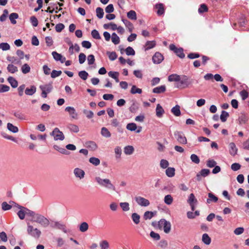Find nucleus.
Here are the masks:
<instances>
[{
    "label": "nucleus",
    "mask_w": 249,
    "mask_h": 249,
    "mask_svg": "<svg viewBox=\"0 0 249 249\" xmlns=\"http://www.w3.org/2000/svg\"><path fill=\"white\" fill-rule=\"evenodd\" d=\"M95 181L97 184L102 187H104L107 190L113 191H116L115 186L111 183V181L108 178H102L100 177H95Z\"/></svg>",
    "instance_id": "1"
},
{
    "label": "nucleus",
    "mask_w": 249,
    "mask_h": 249,
    "mask_svg": "<svg viewBox=\"0 0 249 249\" xmlns=\"http://www.w3.org/2000/svg\"><path fill=\"white\" fill-rule=\"evenodd\" d=\"M152 225L154 227H157L160 230L163 229L164 232L166 233H169L171 231V223L165 219H161L158 223L153 222Z\"/></svg>",
    "instance_id": "2"
},
{
    "label": "nucleus",
    "mask_w": 249,
    "mask_h": 249,
    "mask_svg": "<svg viewBox=\"0 0 249 249\" xmlns=\"http://www.w3.org/2000/svg\"><path fill=\"white\" fill-rule=\"evenodd\" d=\"M31 221L40 224L42 227L46 228L50 224L49 220L43 215L37 213L34 217V219H31Z\"/></svg>",
    "instance_id": "3"
},
{
    "label": "nucleus",
    "mask_w": 249,
    "mask_h": 249,
    "mask_svg": "<svg viewBox=\"0 0 249 249\" xmlns=\"http://www.w3.org/2000/svg\"><path fill=\"white\" fill-rule=\"evenodd\" d=\"M27 231L29 235L36 239L39 238L41 233L40 230L37 228L34 229L33 227L29 224H28Z\"/></svg>",
    "instance_id": "4"
},
{
    "label": "nucleus",
    "mask_w": 249,
    "mask_h": 249,
    "mask_svg": "<svg viewBox=\"0 0 249 249\" xmlns=\"http://www.w3.org/2000/svg\"><path fill=\"white\" fill-rule=\"evenodd\" d=\"M39 88L42 91L41 96L45 98L47 96V93H50L52 90L53 86L52 84L49 83L48 84L40 85Z\"/></svg>",
    "instance_id": "5"
},
{
    "label": "nucleus",
    "mask_w": 249,
    "mask_h": 249,
    "mask_svg": "<svg viewBox=\"0 0 249 249\" xmlns=\"http://www.w3.org/2000/svg\"><path fill=\"white\" fill-rule=\"evenodd\" d=\"M51 135L53 136V138L55 141H63L65 138V136L62 132L60 131L57 127L55 128L53 130V131L51 133Z\"/></svg>",
    "instance_id": "6"
},
{
    "label": "nucleus",
    "mask_w": 249,
    "mask_h": 249,
    "mask_svg": "<svg viewBox=\"0 0 249 249\" xmlns=\"http://www.w3.org/2000/svg\"><path fill=\"white\" fill-rule=\"evenodd\" d=\"M174 136L179 143L183 144L187 143V139L182 132L176 131L174 132Z\"/></svg>",
    "instance_id": "7"
},
{
    "label": "nucleus",
    "mask_w": 249,
    "mask_h": 249,
    "mask_svg": "<svg viewBox=\"0 0 249 249\" xmlns=\"http://www.w3.org/2000/svg\"><path fill=\"white\" fill-rule=\"evenodd\" d=\"M135 199L137 204L142 207H147L149 205V201L142 196H136Z\"/></svg>",
    "instance_id": "8"
},
{
    "label": "nucleus",
    "mask_w": 249,
    "mask_h": 249,
    "mask_svg": "<svg viewBox=\"0 0 249 249\" xmlns=\"http://www.w3.org/2000/svg\"><path fill=\"white\" fill-rule=\"evenodd\" d=\"M163 55L159 52H156L152 57V60L154 64H160L163 60Z\"/></svg>",
    "instance_id": "9"
},
{
    "label": "nucleus",
    "mask_w": 249,
    "mask_h": 249,
    "mask_svg": "<svg viewBox=\"0 0 249 249\" xmlns=\"http://www.w3.org/2000/svg\"><path fill=\"white\" fill-rule=\"evenodd\" d=\"M73 174L76 178H79L80 179L83 178L85 175L84 171L79 168L74 169Z\"/></svg>",
    "instance_id": "10"
},
{
    "label": "nucleus",
    "mask_w": 249,
    "mask_h": 249,
    "mask_svg": "<svg viewBox=\"0 0 249 249\" xmlns=\"http://www.w3.org/2000/svg\"><path fill=\"white\" fill-rule=\"evenodd\" d=\"M181 77V80H180V85H177V88L181 87L183 86V88L187 87L189 86L190 83L188 81V77L186 75H182Z\"/></svg>",
    "instance_id": "11"
},
{
    "label": "nucleus",
    "mask_w": 249,
    "mask_h": 249,
    "mask_svg": "<svg viewBox=\"0 0 249 249\" xmlns=\"http://www.w3.org/2000/svg\"><path fill=\"white\" fill-rule=\"evenodd\" d=\"M52 54L53 59L56 61H60L61 63H64L65 60V57H63L61 54L58 53L56 52L53 51L52 52Z\"/></svg>",
    "instance_id": "12"
},
{
    "label": "nucleus",
    "mask_w": 249,
    "mask_h": 249,
    "mask_svg": "<svg viewBox=\"0 0 249 249\" xmlns=\"http://www.w3.org/2000/svg\"><path fill=\"white\" fill-rule=\"evenodd\" d=\"M65 111L68 112L72 118H76L77 114L74 107H67L65 108Z\"/></svg>",
    "instance_id": "13"
},
{
    "label": "nucleus",
    "mask_w": 249,
    "mask_h": 249,
    "mask_svg": "<svg viewBox=\"0 0 249 249\" xmlns=\"http://www.w3.org/2000/svg\"><path fill=\"white\" fill-rule=\"evenodd\" d=\"M18 208L20 210L18 212L17 214L19 217V218L22 220L25 218V216L26 215L25 213V208L22 206L17 205Z\"/></svg>",
    "instance_id": "14"
},
{
    "label": "nucleus",
    "mask_w": 249,
    "mask_h": 249,
    "mask_svg": "<svg viewBox=\"0 0 249 249\" xmlns=\"http://www.w3.org/2000/svg\"><path fill=\"white\" fill-rule=\"evenodd\" d=\"M10 204H8L6 202H3L1 204V208L2 210L3 211H7L9 210L12 208V205L13 204H16L15 202L14 201H10L9 202Z\"/></svg>",
    "instance_id": "15"
},
{
    "label": "nucleus",
    "mask_w": 249,
    "mask_h": 249,
    "mask_svg": "<svg viewBox=\"0 0 249 249\" xmlns=\"http://www.w3.org/2000/svg\"><path fill=\"white\" fill-rule=\"evenodd\" d=\"M166 86L165 85L160 86L153 89V92L155 93H162L165 91Z\"/></svg>",
    "instance_id": "16"
},
{
    "label": "nucleus",
    "mask_w": 249,
    "mask_h": 249,
    "mask_svg": "<svg viewBox=\"0 0 249 249\" xmlns=\"http://www.w3.org/2000/svg\"><path fill=\"white\" fill-rule=\"evenodd\" d=\"M209 198L207 199V203L208 204L211 202H216L218 201V197L213 193H209L208 194Z\"/></svg>",
    "instance_id": "17"
},
{
    "label": "nucleus",
    "mask_w": 249,
    "mask_h": 249,
    "mask_svg": "<svg viewBox=\"0 0 249 249\" xmlns=\"http://www.w3.org/2000/svg\"><path fill=\"white\" fill-rule=\"evenodd\" d=\"M168 80L170 82H178L181 80V77L177 74H172L168 76Z\"/></svg>",
    "instance_id": "18"
},
{
    "label": "nucleus",
    "mask_w": 249,
    "mask_h": 249,
    "mask_svg": "<svg viewBox=\"0 0 249 249\" xmlns=\"http://www.w3.org/2000/svg\"><path fill=\"white\" fill-rule=\"evenodd\" d=\"M124 153L126 155H132L134 151V148L132 145H127L124 147Z\"/></svg>",
    "instance_id": "19"
},
{
    "label": "nucleus",
    "mask_w": 249,
    "mask_h": 249,
    "mask_svg": "<svg viewBox=\"0 0 249 249\" xmlns=\"http://www.w3.org/2000/svg\"><path fill=\"white\" fill-rule=\"evenodd\" d=\"M156 115L157 117L160 118L162 116L163 113H164V110L163 109L162 107L160 105L158 104L156 107Z\"/></svg>",
    "instance_id": "20"
},
{
    "label": "nucleus",
    "mask_w": 249,
    "mask_h": 249,
    "mask_svg": "<svg viewBox=\"0 0 249 249\" xmlns=\"http://www.w3.org/2000/svg\"><path fill=\"white\" fill-rule=\"evenodd\" d=\"M230 153L232 155L234 156L236 154L237 151V148L236 147V145L234 143L231 142L229 144Z\"/></svg>",
    "instance_id": "21"
},
{
    "label": "nucleus",
    "mask_w": 249,
    "mask_h": 249,
    "mask_svg": "<svg viewBox=\"0 0 249 249\" xmlns=\"http://www.w3.org/2000/svg\"><path fill=\"white\" fill-rule=\"evenodd\" d=\"M8 71L11 73H15L18 71V68L12 64H9L7 67Z\"/></svg>",
    "instance_id": "22"
},
{
    "label": "nucleus",
    "mask_w": 249,
    "mask_h": 249,
    "mask_svg": "<svg viewBox=\"0 0 249 249\" xmlns=\"http://www.w3.org/2000/svg\"><path fill=\"white\" fill-rule=\"evenodd\" d=\"M7 60L11 63V64H20L21 61L19 59H18L17 58L14 57V56H8L7 57Z\"/></svg>",
    "instance_id": "23"
},
{
    "label": "nucleus",
    "mask_w": 249,
    "mask_h": 249,
    "mask_svg": "<svg viewBox=\"0 0 249 249\" xmlns=\"http://www.w3.org/2000/svg\"><path fill=\"white\" fill-rule=\"evenodd\" d=\"M36 91V87L35 86H32L30 88H26L25 90V93L28 95H32Z\"/></svg>",
    "instance_id": "24"
},
{
    "label": "nucleus",
    "mask_w": 249,
    "mask_h": 249,
    "mask_svg": "<svg viewBox=\"0 0 249 249\" xmlns=\"http://www.w3.org/2000/svg\"><path fill=\"white\" fill-rule=\"evenodd\" d=\"M7 80L12 88H16L18 87V81L14 77L10 76L8 78Z\"/></svg>",
    "instance_id": "25"
},
{
    "label": "nucleus",
    "mask_w": 249,
    "mask_h": 249,
    "mask_svg": "<svg viewBox=\"0 0 249 249\" xmlns=\"http://www.w3.org/2000/svg\"><path fill=\"white\" fill-rule=\"evenodd\" d=\"M67 127L72 132L78 133L79 131L78 126L74 124H69L67 126Z\"/></svg>",
    "instance_id": "26"
},
{
    "label": "nucleus",
    "mask_w": 249,
    "mask_h": 249,
    "mask_svg": "<svg viewBox=\"0 0 249 249\" xmlns=\"http://www.w3.org/2000/svg\"><path fill=\"white\" fill-rule=\"evenodd\" d=\"M171 112L176 116H179L181 114L180 107L176 105L171 109Z\"/></svg>",
    "instance_id": "27"
},
{
    "label": "nucleus",
    "mask_w": 249,
    "mask_h": 249,
    "mask_svg": "<svg viewBox=\"0 0 249 249\" xmlns=\"http://www.w3.org/2000/svg\"><path fill=\"white\" fill-rule=\"evenodd\" d=\"M156 8L158 9L157 12L159 16L162 15L164 12L163 5L162 3H159L156 5Z\"/></svg>",
    "instance_id": "28"
},
{
    "label": "nucleus",
    "mask_w": 249,
    "mask_h": 249,
    "mask_svg": "<svg viewBox=\"0 0 249 249\" xmlns=\"http://www.w3.org/2000/svg\"><path fill=\"white\" fill-rule=\"evenodd\" d=\"M18 18V15L16 13H12L9 15V19L13 24H15L17 23L16 19Z\"/></svg>",
    "instance_id": "29"
},
{
    "label": "nucleus",
    "mask_w": 249,
    "mask_h": 249,
    "mask_svg": "<svg viewBox=\"0 0 249 249\" xmlns=\"http://www.w3.org/2000/svg\"><path fill=\"white\" fill-rule=\"evenodd\" d=\"M101 134L103 137L106 138H109L111 136L110 132L106 127H105L102 128Z\"/></svg>",
    "instance_id": "30"
},
{
    "label": "nucleus",
    "mask_w": 249,
    "mask_h": 249,
    "mask_svg": "<svg viewBox=\"0 0 249 249\" xmlns=\"http://www.w3.org/2000/svg\"><path fill=\"white\" fill-rule=\"evenodd\" d=\"M89 229V225L86 222H83L79 225V230L81 232H85Z\"/></svg>",
    "instance_id": "31"
},
{
    "label": "nucleus",
    "mask_w": 249,
    "mask_h": 249,
    "mask_svg": "<svg viewBox=\"0 0 249 249\" xmlns=\"http://www.w3.org/2000/svg\"><path fill=\"white\" fill-rule=\"evenodd\" d=\"M7 129L13 133H17L18 131V128L14 126L12 124L8 123L7 125Z\"/></svg>",
    "instance_id": "32"
},
{
    "label": "nucleus",
    "mask_w": 249,
    "mask_h": 249,
    "mask_svg": "<svg viewBox=\"0 0 249 249\" xmlns=\"http://www.w3.org/2000/svg\"><path fill=\"white\" fill-rule=\"evenodd\" d=\"M112 42L115 44L117 45L120 43V39L119 37L115 33H113L111 35Z\"/></svg>",
    "instance_id": "33"
},
{
    "label": "nucleus",
    "mask_w": 249,
    "mask_h": 249,
    "mask_svg": "<svg viewBox=\"0 0 249 249\" xmlns=\"http://www.w3.org/2000/svg\"><path fill=\"white\" fill-rule=\"evenodd\" d=\"M202 240L206 245H209L211 243V239L207 233H204L202 235Z\"/></svg>",
    "instance_id": "34"
},
{
    "label": "nucleus",
    "mask_w": 249,
    "mask_h": 249,
    "mask_svg": "<svg viewBox=\"0 0 249 249\" xmlns=\"http://www.w3.org/2000/svg\"><path fill=\"white\" fill-rule=\"evenodd\" d=\"M175 169L174 168H172V167H168L167 168V169L166 170V175L168 177H173L175 175Z\"/></svg>",
    "instance_id": "35"
},
{
    "label": "nucleus",
    "mask_w": 249,
    "mask_h": 249,
    "mask_svg": "<svg viewBox=\"0 0 249 249\" xmlns=\"http://www.w3.org/2000/svg\"><path fill=\"white\" fill-rule=\"evenodd\" d=\"M127 17L128 18L131 20H136L137 15L135 11L133 10H130L127 13Z\"/></svg>",
    "instance_id": "36"
},
{
    "label": "nucleus",
    "mask_w": 249,
    "mask_h": 249,
    "mask_svg": "<svg viewBox=\"0 0 249 249\" xmlns=\"http://www.w3.org/2000/svg\"><path fill=\"white\" fill-rule=\"evenodd\" d=\"M229 114L228 112L223 110L221 112V114L220 116L221 121L222 122H225L227 121V118L229 117Z\"/></svg>",
    "instance_id": "37"
},
{
    "label": "nucleus",
    "mask_w": 249,
    "mask_h": 249,
    "mask_svg": "<svg viewBox=\"0 0 249 249\" xmlns=\"http://www.w3.org/2000/svg\"><path fill=\"white\" fill-rule=\"evenodd\" d=\"M133 221L136 224L140 223V216L137 213H133L131 215Z\"/></svg>",
    "instance_id": "38"
},
{
    "label": "nucleus",
    "mask_w": 249,
    "mask_h": 249,
    "mask_svg": "<svg viewBox=\"0 0 249 249\" xmlns=\"http://www.w3.org/2000/svg\"><path fill=\"white\" fill-rule=\"evenodd\" d=\"M120 206L122 210L124 212L128 211L130 209L129 204L128 202H121Z\"/></svg>",
    "instance_id": "39"
},
{
    "label": "nucleus",
    "mask_w": 249,
    "mask_h": 249,
    "mask_svg": "<svg viewBox=\"0 0 249 249\" xmlns=\"http://www.w3.org/2000/svg\"><path fill=\"white\" fill-rule=\"evenodd\" d=\"M53 148L62 154L65 155H68L69 154V152L66 149L63 148H60L57 145H54Z\"/></svg>",
    "instance_id": "40"
},
{
    "label": "nucleus",
    "mask_w": 249,
    "mask_h": 249,
    "mask_svg": "<svg viewBox=\"0 0 249 249\" xmlns=\"http://www.w3.org/2000/svg\"><path fill=\"white\" fill-rule=\"evenodd\" d=\"M131 93L134 94L136 93L141 94L142 93V90L141 89L138 88L136 86H132L130 90Z\"/></svg>",
    "instance_id": "41"
},
{
    "label": "nucleus",
    "mask_w": 249,
    "mask_h": 249,
    "mask_svg": "<svg viewBox=\"0 0 249 249\" xmlns=\"http://www.w3.org/2000/svg\"><path fill=\"white\" fill-rule=\"evenodd\" d=\"M96 13L97 17L101 19L103 18L104 12L103 9L101 7H97L96 9Z\"/></svg>",
    "instance_id": "42"
},
{
    "label": "nucleus",
    "mask_w": 249,
    "mask_h": 249,
    "mask_svg": "<svg viewBox=\"0 0 249 249\" xmlns=\"http://www.w3.org/2000/svg\"><path fill=\"white\" fill-rule=\"evenodd\" d=\"M89 161L90 163L92 164L93 165L95 166H97L100 164V160L95 157H91L89 159Z\"/></svg>",
    "instance_id": "43"
},
{
    "label": "nucleus",
    "mask_w": 249,
    "mask_h": 249,
    "mask_svg": "<svg viewBox=\"0 0 249 249\" xmlns=\"http://www.w3.org/2000/svg\"><path fill=\"white\" fill-rule=\"evenodd\" d=\"M164 203L167 205L171 204L173 201V199L171 195H167L165 196L164 197Z\"/></svg>",
    "instance_id": "44"
},
{
    "label": "nucleus",
    "mask_w": 249,
    "mask_h": 249,
    "mask_svg": "<svg viewBox=\"0 0 249 249\" xmlns=\"http://www.w3.org/2000/svg\"><path fill=\"white\" fill-rule=\"evenodd\" d=\"M21 71L23 73L26 74L30 71V67L27 64H24L21 68Z\"/></svg>",
    "instance_id": "45"
},
{
    "label": "nucleus",
    "mask_w": 249,
    "mask_h": 249,
    "mask_svg": "<svg viewBox=\"0 0 249 249\" xmlns=\"http://www.w3.org/2000/svg\"><path fill=\"white\" fill-rule=\"evenodd\" d=\"M156 45V43L154 41H148L145 44V51L148 50L153 48Z\"/></svg>",
    "instance_id": "46"
},
{
    "label": "nucleus",
    "mask_w": 249,
    "mask_h": 249,
    "mask_svg": "<svg viewBox=\"0 0 249 249\" xmlns=\"http://www.w3.org/2000/svg\"><path fill=\"white\" fill-rule=\"evenodd\" d=\"M79 76L83 80H86L89 75L88 73L85 71H82L78 73Z\"/></svg>",
    "instance_id": "47"
},
{
    "label": "nucleus",
    "mask_w": 249,
    "mask_h": 249,
    "mask_svg": "<svg viewBox=\"0 0 249 249\" xmlns=\"http://www.w3.org/2000/svg\"><path fill=\"white\" fill-rule=\"evenodd\" d=\"M25 213H26V215L32 217L31 219H34V217H35V216L37 214V213H36L34 212L31 211L26 208H25Z\"/></svg>",
    "instance_id": "48"
},
{
    "label": "nucleus",
    "mask_w": 249,
    "mask_h": 249,
    "mask_svg": "<svg viewBox=\"0 0 249 249\" xmlns=\"http://www.w3.org/2000/svg\"><path fill=\"white\" fill-rule=\"evenodd\" d=\"M154 216V213L150 211H146L144 213L143 218L145 220L150 219Z\"/></svg>",
    "instance_id": "49"
},
{
    "label": "nucleus",
    "mask_w": 249,
    "mask_h": 249,
    "mask_svg": "<svg viewBox=\"0 0 249 249\" xmlns=\"http://www.w3.org/2000/svg\"><path fill=\"white\" fill-rule=\"evenodd\" d=\"M100 247L101 249H108L109 247V243L107 240H103L100 243Z\"/></svg>",
    "instance_id": "50"
},
{
    "label": "nucleus",
    "mask_w": 249,
    "mask_h": 249,
    "mask_svg": "<svg viewBox=\"0 0 249 249\" xmlns=\"http://www.w3.org/2000/svg\"><path fill=\"white\" fill-rule=\"evenodd\" d=\"M114 152L115 153V157L116 159H119L121 157L122 154V149L120 147L117 146L114 149Z\"/></svg>",
    "instance_id": "51"
},
{
    "label": "nucleus",
    "mask_w": 249,
    "mask_h": 249,
    "mask_svg": "<svg viewBox=\"0 0 249 249\" xmlns=\"http://www.w3.org/2000/svg\"><path fill=\"white\" fill-rule=\"evenodd\" d=\"M87 146L91 148L92 150H95L97 148V145L95 142L92 141H89L87 142Z\"/></svg>",
    "instance_id": "52"
},
{
    "label": "nucleus",
    "mask_w": 249,
    "mask_h": 249,
    "mask_svg": "<svg viewBox=\"0 0 249 249\" xmlns=\"http://www.w3.org/2000/svg\"><path fill=\"white\" fill-rule=\"evenodd\" d=\"M176 54L180 58H183L185 57V54L183 53L182 48H178L175 52Z\"/></svg>",
    "instance_id": "53"
},
{
    "label": "nucleus",
    "mask_w": 249,
    "mask_h": 249,
    "mask_svg": "<svg viewBox=\"0 0 249 249\" xmlns=\"http://www.w3.org/2000/svg\"><path fill=\"white\" fill-rule=\"evenodd\" d=\"M91 34L92 37L95 39H100L101 38L98 31L95 29L91 31Z\"/></svg>",
    "instance_id": "54"
},
{
    "label": "nucleus",
    "mask_w": 249,
    "mask_h": 249,
    "mask_svg": "<svg viewBox=\"0 0 249 249\" xmlns=\"http://www.w3.org/2000/svg\"><path fill=\"white\" fill-rule=\"evenodd\" d=\"M190 159L192 162L198 164L200 162V160L199 157L196 154H193L191 155Z\"/></svg>",
    "instance_id": "55"
},
{
    "label": "nucleus",
    "mask_w": 249,
    "mask_h": 249,
    "mask_svg": "<svg viewBox=\"0 0 249 249\" xmlns=\"http://www.w3.org/2000/svg\"><path fill=\"white\" fill-rule=\"evenodd\" d=\"M14 115L17 118L21 120H25L26 118L25 116L23 113L19 111L15 112Z\"/></svg>",
    "instance_id": "56"
},
{
    "label": "nucleus",
    "mask_w": 249,
    "mask_h": 249,
    "mask_svg": "<svg viewBox=\"0 0 249 249\" xmlns=\"http://www.w3.org/2000/svg\"><path fill=\"white\" fill-rule=\"evenodd\" d=\"M139 106L137 104L133 103L129 107V110L132 113H135L138 109Z\"/></svg>",
    "instance_id": "57"
},
{
    "label": "nucleus",
    "mask_w": 249,
    "mask_h": 249,
    "mask_svg": "<svg viewBox=\"0 0 249 249\" xmlns=\"http://www.w3.org/2000/svg\"><path fill=\"white\" fill-rule=\"evenodd\" d=\"M216 165V162L213 160H208L206 162V165L207 167L210 168H213Z\"/></svg>",
    "instance_id": "58"
},
{
    "label": "nucleus",
    "mask_w": 249,
    "mask_h": 249,
    "mask_svg": "<svg viewBox=\"0 0 249 249\" xmlns=\"http://www.w3.org/2000/svg\"><path fill=\"white\" fill-rule=\"evenodd\" d=\"M107 54L108 55L109 59L111 61H113V60H115L117 56L116 53L114 52H107Z\"/></svg>",
    "instance_id": "59"
},
{
    "label": "nucleus",
    "mask_w": 249,
    "mask_h": 249,
    "mask_svg": "<svg viewBox=\"0 0 249 249\" xmlns=\"http://www.w3.org/2000/svg\"><path fill=\"white\" fill-rule=\"evenodd\" d=\"M62 73V71H56L53 70L51 72V76L53 78H55L59 76H60Z\"/></svg>",
    "instance_id": "60"
},
{
    "label": "nucleus",
    "mask_w": 249,
    "mask_h": 249,
    "mask_svg": "<svg viewBox=\"0 0 249 249\" xmlns=\"http://www.w3.org/2000/svg\"><path fill=\"white\" fill-rule=\"evenodd\" d=\"M126 54L127 55H135V52L134 49L131 47H128L125 49Z\"/></svg>",
    "instance_id": "61"
},
{
    "label": "nucleus",
    "mask_w": 249,
    "mask_h": 249,
    "mask_svg": "<svg viewBox=\"0 0 249 249\" xmlns=\"http://www.w3.org/2000/svg\"><path fill=\"white\" fill-rule=\"evenodd\" d=\"M126 128L130 131H135L137 129V125L135 123H129L127 124Z\"/></svg>",
    "instance_id": "62"
},
{
    "label": "nucleus",
    "mask_w": 249,
    "mask_h": 249,
    "mask_svg": "<svg viewBox=\"0 0 249 249\" xmlns=\"http://www.w3.org/2000/svg\"><path fill=\"white\" fill-rule=\"evenodd\" d=\"M10 48V45L7 43H1L0 44V49L2 51H7Z\"/></svg>",
    "instance_id": "63"
},
{
    "label": "nucleus",
    "mask_w": 249,
    "mask_h": 249,
    "mask_svg": "<svg viewBox=\"0 0 249 249\" xmlns=\"http://www.w3.org/2000/svg\"><path fill=\"white\" fill-rule=\"evenodd\" d=\"M150 236L153 239L156 240H159L160 239V235L159 233H156L153 231H152L150 233Z\"/></svg>",
    "instance_id": "64"
}]
</instances>
